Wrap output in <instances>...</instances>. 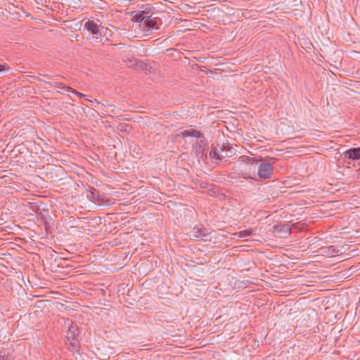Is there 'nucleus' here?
Listing matches in <instances>:
<instances>
[{"label":"nucleus","mask_w":360,"mask_h":360,"mask_svg":"<svg viewBox=\"0 0 360 360\" xmlns=\"http://www.w3.org/2000/svg\"><path fill=\"white\" fill-rule=\"evenodd\" d=\"M84 29L87 30L92 35V38L95 39L96 43H101L105 45L108 41H112V32L98 25L94 20H88L84 25Z\"/></svg>","instance_id":"obj_1"},{"label":"nucleus","mask_w":360,"mask_h":360,"mask_svg":"<svg viewBox=\"0 0 360 360\" xmlns=\"http://www.w3.org/2000/svg\"><path fill=\"white\" fill-rule=\"evenodd\" d=\"M276 159L274 158H269V162H262L259 165L257 177L248 179H255V181H261L269 179L274 174L273 164L275 163Z\"/></svg>","instance_id":"obj_2"},{"label":"nucleus","mask_w":360,"mask_h":360,"mask_svg":"<svg viewBox=\"0 0 360 360\" xmlns=\"http://www.w3.org/2000/svg\"><path fill=\"white\" fill-rule=\"evenodd\" d=\"M212 231L210 229L205 227L202 224L195 226L191 231L189 236L196 238L198 240H210Z\"/></svg>","instance_id":"obj_3"},{"label":"nucleus","mask_w":360,"mask_h":360,"mask_svg":"<svg viewBox=\"0 0 360 360\" xmlns=\"http://www.w3.org/2000/svg\"><path fill=\"white\" fill-rule=\"evenodd\" d=\"M141 8L143 10L131 11L130 15L132 17L131 20L134 22H142L146 18L153 16V11L155 9L150 5L147 4L145 6H143Z\"/></svg>","instance_id":"obj_4"},{"label":"nucleus","mask_w":360,"mask_h":360,"mask_svg":"<svg viewBox=\"0 0 360 360\" xmlns=\"http://www.w3.org/2000/svg\"><path fill=\"white\" fill-rule=\"evenodd\" d=\"M139 23L140 27L145 32H150L153 30H157L158 28L156 17L150 16L144 19L142 22H139Z\"/></svg>","instance_id":"obj_5"},{"label":"nucleus","mask_w":360,"mask_h":360,"mask_svg":"<svg viewBox=\"0 0 360 360\" xmlns=\"http://www.w3.org/2000/svg\"><path fill=\"white\" fill-rule=\"evenodd\" d=\"M291 229L288 224H277L273 227L276 236L281 238H286L290 235Z\"/></svg>","instance_id":"obj_6"},{"label":"nucleus","mask_w":360,"mask_h":360,"mask_svg":"<svg viewBox=\"0 0 360 360\" xmlns=\"http://www.w3.org/2000/svg\"><path fill=\"white\" fill-rule=\"evenodd\" d=\"M219 151L221 159L231 157L235 154L234 148L229 143L217 144Z\"/></svg>","instance_id":"obj_7"},{"label":"nucleus","mask_w":360,"mask_h":360,"mask_svg":"<svg viewBox=\"0 0 360 360\" xmlns=\"http://www.w3.org/2000/svg\"><path fill=\"white\" fill-rule=\"evenodd\" d=\"M79 335V331L78 326L76 324H71L68 327V330L66 333V340L68 341L78 339Z\"/></svg>","instance_id":"obj_8"},{"label":"nucleus","mask_w":360,"mask_h":360,"mask_svg":"<svg viewBox=\"0 0 360 360\" xmlns=\"http://www.w3.org/2000/svg\"><path fill=\"white\" fill-rule=\"evenodd\" d=\"M345 158L351 160L360 159V148H352L344 153Z\"/></svg>","instance_id":"obj_9"},{"label":"nucleus","mask_w":360,"mask_h":360,"mask_svg":"<svg viewBox=\"0 0 360 360\" xmlns=\"http://www.w3.org/2000/svg\"><path fill=\"white\" fill-rule=\"evenodd\" d=\"M46 84H49L51 86H53L55 88H58L60 89V91H58L60 94H64L65 92H71L72 88L69 86L65 85L64 83L62 82H45Z\"/></svg>","instance_id":"obj_10"},{"label":"nucleus","mask_w":360,"mask_h":360,"mask_svg":"<svg viewBox=\"0 0 360 360\" xmlns=\"http://www.w3.org/2000/svg\"><path fill=\"white\" fill-rule=\"evenodd\" d=\"M86 197L90 201H91L93 202H96V201H98V202L103 201V195H100L98 193V191H97L96 189H95L94 188H92V191H91L89 192V193H88L86 195Z\"/></svg>","instance_id":"obj_11"},{"label":"nucleus","mask_w":360,"mask_h":360,"mask_svg":"<svg viewBox=\"0 0 360 360\" xmlns=\"http://www.w3.org/2000/svg\"><path fill=\"white\" fill-rule=\"evenodd\" d=\"M68 349L73 354L77 353L80 349V342L78 339L74 340H68L66 342Z\"/></svg>","instance_id":"obj_12"},{"label":"nucleus","mask_w":360,"mask_h":360,"mask_svg":"<svg viewBox=\"0 0 360 360\" xmlns=\"http://www.w3.org/2000/svg\"><path fill=\"white\" fill-rule=\"evenodd\" d=\"M131 62H134V68L141 70H148V65L146 63H145L143 60L136 59L135 58H131Z\"/></svg>","instance_id":"obj_13"},{"label":"nucleus","mask_w":360,"mask_h":360,"mask_svg":"<svg viewBox=\"0 0 360 360\" xmlns=\"http://www.w3.org/2000/svg\"><path fill=\"white\" fill-rule=\"evenodd\" d=\"M219 155H220V153H219L217 145V146L212 145V148H211V150L209 154L210 158H212V159L221 160Z\"/></svg>","instance_id":"obj_14"},{"label":"nucleus","mask_w":360,"mask_h":360,"mask_svg":"<svg viewBox=\"0 0 360 360\" xmlns=\"http://www.w3.org/2000/svg\"><path fill=\"white\" fill-rule=\"evenodd\" d=\"M193 148H198V150H196V153H198L197 155L199 158L202 160H205L207 158L205 148L201 144L196 145L195 146H193Z\"/></svg>","instance_id":"obj_15"},{"label":"nucleus","mask_w":360,"mask_h":360,"mask_svg":"<svg viewBox=\"0 0 360 360\" xmlns=\"http://www.w3.org/2000/svg\"><path fill=\"white\" fill-rule=\"evenodd\" d=\"M198 131L194 129H185L180 132V135L184 137L192 136L196 137Z\"/></svg>","instance_id":"obj_16"},{"label":"nucleus","mask_w":360,"mask_h":360,"mask_svg":"<svg viewBox=\"0 0 360 360\" xmlns=\"http://www.w3.org/2000/svg\"><path fill=\"white\" fill-rule=\"evenodd\" d=\"M252 233V231L251 230H243V231H240L238 233H237L239 238H245V237L251 236Z\"/></svg>","instance_id":"obj_17"},{"label":"nucleus","mask_w":360,"mask_h":360,"mask_svg":"<svg viewBox=\"0 0 360 360\" xmlns=\"http://www.w3.org/2000/svg\"><path fill=\"white\" fill-rule=\"evenodd\" d=\"M197 139H199L200 143H204L206 141V138L205 136H204V134L200 132V131H198V134H197V136L196 137Z\"/></svg>","instance_id":"obj_18"},{"label":"nucleus","mask_w":360,"mask_h":360,"mask_svg":"<svg viewBox=\"0 0 360 360\" xmlns=\"http://www.w3.org/2000/svg\"><path fill=\"white\" fill-rule=\"evenodd\" d=\"M9 69L10 67L6 63L0 65V73L8 72Z\"/></svg>","instance_id":"obj_19"},{"label":"nucleus","mask_w":360,"mask_h":360,"mask_svg":"<svg viewBox=\"0 0 360 360\" xmlns=\"http://www.w3.org/2000/svg\"><path fill=\"white\" fill-rule=\"evenodd\" d=\"M240 160L245 163H249L252 160V157L248 155H243L240 158Z\"/></svg>","instance_id":"obj_20"},{"label":"nucleus","mask_w":360,"mask_h":360,"mask_svg":"<svg viewBox=\"0 0 360 360\" xmlns=\"http://www.w3.org/2000/svg\"><path fill=\"white\" fill-rule=\"evenodd\" d=\"M0 360H8V355L6 354L5 350H0Z\"/></svg>","instance_id":"obj_21"},{"label":"nucleus","mask_w":360,"mask_h":360,"mask_svg":"<svg viewBox=\"0 0 360 360\" xmlns=\"http://www.w3.org/2000/svg\"><path fill=\"white\" fill-rule=\"evenodd\" d=\"M351 53L354 59L360 60V51H353Z\"/></svg>","instance_id":"obj_22"},{"label":"nucleus","mask_w":360,"mask_h":360,"mask_svg":"<svg viewBox=\"0 0 360 360\" xmlns=\"http://www.w3.org/2000/svg\"><path fill=\"white\" fill-rule=\"evenodd\" d=\"M262 158L259 156V157H252V160L250 162V163H257V162H262Z\"/></svg>","instance_id":"obj_23"},{"label":"nucleus","mask_w":360,"mask_h":360,"mask_svg":"<svg viewBox=\"0 0 360 360\" xmlns=\"http://www.w3.org/2000/svg\"><path fill=\"white\" fill-rule=\"evenodd\" d=\"M71 92H72V93H73V94H76V95H77V96H78L79 97H80V98H82V97H86V95H84V94H82V93H80V92L77 91V90H75V89H73L72 88V91H71Z\"/></svg>","instance_id":"obj_24"},{"label":"nucleus","mask_w":360,"mask_h":360,"mask_svg":"<svg viewBox=\"0 0 360 360\" xmlns=\"http://www.w3.org/2000/svg\"><path fill=\"white\" fill-rule=\"evenodd\" d=\"M131 58H128V66L130 67V68H134V62H131Z\"/></svg>","instance_id":"obj_25"},{"label":"nucleus","mask_w":360,"mask_h":360,"mask_svg":"<svg viewBox=\"0 0 360 360\" xmlns=\"http://www.w3.org/2000/svg\"><path fill=\"white\" fill-rule=\"evenodd\" d=\"M330 250H333V252H332V253H333V252H334V251H335V248H334V247L330 246V247L329 248L328 251H330Z\"/></svg>","instance_id":"obj_26"},{"label":"nucleus","mask_w":360,"mask_h":360,"mask_svg":"<svg viewBox=\"0 0 360 360\" xmlns=\"http://www.w3.org/2000/svg\"><path fill=\"white\" fill-rule=\"evenodd\" d=\"M110 45H114V46H116V45H123V44H122V43H119V44H111Z\"/></svg>","instance_id":"obj_27"},{"label":"nucleus","mask_w":360,"mask_h":360,"mask_svg":"<svg viewBox=\"0 0 360 360\" xmlns=\"http://www.w3.org/2000/svg\"><path fill=\"white\" fill-rule=\"evenodd\" d=\"M44 76L46 77H50L49 75H45Z\"/></svg>","instance_id":"obj_28"},{"label":"nucleus","mask_w":360,"mask_h":360,"mask_svg":"<svg viewBox=\"0 0 360 360\" xmlns=\"http://www.w3.org/2000/svg\"><path fill=\"white\" fill-rule=\"evenodd\" d=\"M86 100L89 101L90 103H93V101L89 100L87 98H86Z\"/></svg>","instance_id":"obj_29"},{"label":"nucleus","mask_w":360,"mask_h":360,"mask_svg":"<svg viewBox=\"0 0 360 360\" xmlns=\"http://www.w3.org/2000/svg\"><path fill=\"white\" fill-rule=\"evenodd\" d=\"M293 226H294L295 228H296V227H297V224H293Z\"/></svg>","instance_id":"obj_30"},{"label":"nucleus","mask_w":360,"mask_h":360,"mask_svg":"<svg viewBox=\"0 0 360 360\" xmlns=\"http://www.w3.org/2000/svg\"><path fill=\"white\" fill-rule=\"evenodd\" d=\"M171 50H173V49H169L167 51H171Z\"/></svg>","instance_id":"obj_31"}]
</instances>
